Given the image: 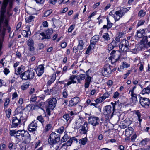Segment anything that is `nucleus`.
<instances>
[{"instance_id": "obj_1", "label": "nucleus", "mask_w": 150, "mask_h": 150, "mask_svg": "<svg viewBox=\"0 0 150 150\" xmlns=\"http://www.w3.org/2000/svg\"><path fill=\"white\" fill-rule=\"evenodd\" d=\"M60 140V135L54 132H52L50 135L48 140L49 144L51 145L56 143Z\"/></svg>"}, {"instance_id": "obj_2", "label": "nucleus", "mask_w": 150, "mask_h": 150, "mask_svg": "<svg viewBox=\"0 0 150 150\" xmlns=\"http://www.w3.org/2000/svg\"><path fill=\"white\" fill-rule=\"evenodd\" d=\"M103 111V114L105 116L106 120L110 119L112 117L114 111H113L110 105L105 106Z\"/></svg>"}, {"instance_id": "obj_3", "label": "nucleus", "mask_w": 150, "mask_h": 150, "mask_svg": "<svg viewBox=\"0 0 150 150\" xmlns=\"http://www.w3.org/2000/svg\"><path fill=\"white\" fill-rule=\"evenodd\" d=\"M35 74L33 71L31 69L28 70L21 74V77L24 80L31 79L34 77Z\"/></svg>"}, {"instance_id": "obj_4", "label": "nucleus", "mask_w": 150, "mask_h": 150, "mask_svg": "<svg viewBox=\"0 0 150 150\" xmlns=\"http://www.w3.org/2000/svg\"><path fill=\"white\" fill-rule=\"evenodd\" d=\"M121 38V37L120 35H118L115 38V40H113L108 45V50L109 51H110L115 47L119 46Z\"/></svg>"}, {"instance_id": "obj_5", "label": "nucleus", "mask_w": 150, "mask_h": 150, "mask_svg": "<svg viewBox=\"0 0 150 150\" xmlns=\"http://www.w3.org/2000/svg\"><path fill=\"white\" fill-rule=\"evenodd\" d=\"M129 11L126 8L120 9L119 10L116 11L115 12L114 19L115 21H118L125 14Z\"/></svg>"}, {"instance_id": "obj_6", "label": "nucleus", "mask_w": 150, "mask_h": 150, "mask_svg": "<svg viewBox=\"0 0 150 150\" xmlns=\"http://www.w3.org/2000/svg\"><path fill=\"white\" fill-rule=\"evenodd\" d=\"M129 42L126 39H123L121 41L119 46L120 49L122 51L125 52L129 49Z\"/></svg>"}, {"instance_id": "obj_7", "label": "nucleus", "mask_w": 150, "mask_h": 150, "mask_svg": "<svg viewBox=\"0 0 150 150\" xmlns=\"http://www.w3.org/2000/svg\"><path fill=\"white\" fill-rule=\"evenodd\" d=\"M112 67L108 64L105 65L102 70L103 75L104 76L109 77L112 72L111 68Z\"/></svg>"}, {"instance_id": "obj_8", "label": "nucleus", "mask_w": 150, "mask_h": 150, "mask_svg": "<svg viewBox=\"0 0 150 150\" xmlns=\"http://www.w3.org/2000/svg\"><path fill=\"white\" fill-rule=\"evenodd\" d=\"M87 125V122H86L83 125L80 126H76L75 128L76 129H79V132L81 134H85L87 133L88 130Z\"/></svg>"}, {"instance_id": "obj_9", "label": "nucleus", "mask_w": 150, "mask_h": 150, "mask_svg": "<svg viewBox=\"0 0 150 150\" xmlns=\"http://www.w3.org/2000/svg\"><path fill=\"white\" fill-rule=\"evenodd\" d=\"M53 33V31L52 29H48L44 32L40 33V35L42 36L41 40H43L44 39H50L51 38L50 35Z\"/></svg>"}, {"instance_id": "obj_10", "label": "nucleus", "mask_w": 150, "mask_h": 150, "mask_svg": "<svg viewBox=\"0 0 150 150\" xmlns=\"http://www.w3.org/2000/svg\"><path fill=\"white\" fill-rule=\"evenodd\" d=\"M139 102L141 105L145 108H148L149 107L150 104V100L147 98L140 97Z\"/></svg>"}, {"instance_id": "obj_11", "label": "nucleus", "mask_w": 150, "mask_h": 150, "mask_svg": "<svg viewBox=\"0 0 150 150\" xmlns=\"http://www.w3.org/2000/svg\"><path fill=\"white\" fill-rule=\"evenodd\" d=\"M88 123L93 126H95L99 124V118L94 116H91L88 118Z\"/></svg>"}, {"instance_id": "obj_12", "label": "nucleus", "mask_w": 150, "mask_h": 150, "mask_svg": "<svg viewBox=\"0 0 150 150\" xmlns=\"http://www.w3.org/2000/svg\"><path fill=\"white\" fill-rule=\"evenodd\" d=\"M23 134V138L22 140H24L25 144L29 143L31 140L30 135L27 131L25 132Z\"/></svg>"}, {"instance_id": "obj_13", "label": "nucleus", "mask_w": 150, "mask_h": 150, "mask_svg": "<svg viewBox=\"0 0 150 150\" xmlns=\"http://www.w3.org/2000/svg\"><path fill=\"white\" fill-rule=\"evenodd\" d=\"M38 127L37 122L35 120L32 121L28 126V128L30 132L35 131Z\"/></svg>"}, {"instance_id": "obj_14", "label": "nucleus", "mask_w": 150, "mask_h": 150, "mask_svg": "<svg viewBox=\"0 0 150 150\" xmlns=\"http://www.w3.org/2000/svg\"><path fill=\"white\" fill-rule=\"evenodd\" d=\"M21 120L20 118H18L16 117H14L12 119V124L11 126L12 127H16L19 125L21 123Z\"/></svg>"}, {"instance_id": "obj_15", "label": "nucleus", "mask_w": 150, "mask_h": 150, "mask_svg": "<svg viewBox=\"0 0 150 150\" xmlns=\"http://www.w3.org/2000/svg\"><path fill=\"white\" fill-rule=\"evenodd\" d=\"M48 101V107L50 109H53L56 105L57 100L55 98H50Z\"/></svg>"}, {"instance_id": "obj_16", "label": "nucleus", "mask_w": 150, "mask_h": 150, "mask_svg": "<svg viewBox=\"0 0 150 150\" xmlns=\"http://www.w3.org/2000/svg\"><path fill=\"white\" fill-rule=\"evenodd\" d=\"M27 44L28 46V49L30 51H33L34 50V42L33 39L30 38L27 42Z\"/></svg>"}, {"instance_id": "obj_17", "label": "nucleus", "mask_w": 150, "mask_h": 150, "mask_svg": "<svg viewBox=\"0 0 150 150\" xmlns=\"http://www.w3.org/2000/svg\"><path fill=\"white\" fill-rule=\"evenodd\" d=\"M76 78V76L75 75H72L70 76L69 79V81L66 84H64V86L66 85L69 86L72 83H76V81L74 80Z\"/></svg>"}, {"instance_id": "obj_18", "label": "nucleus", "mask_w": 150, "mask_h": 150, "mask_svg": "<svg viewBox=\"0 0 150 150\" xmlns=\"http://www.w3.org/2000/svg\"><path fill=\"white\" fill-rule=\"evenodd\" d=\"M25 131L24 130H18L16 132L15 137L16 139L18 140V141L22 140L23 138V133Z\"/></svg>"}, {"instance_id": "obj_19", "label": "nucleus", "mask_w": 150, "mask_h": 150, "mask_svg": "<svg viewBox=\"0 0 150 150\" xmlns=\"http://www.w3.org/2000/svg\"><path fill=\"white\" fill-rule=\"evenodd\" d=\"M44 67L43 65H39L36 69V72L39 76H41L44 72Z\"/></svg>"}, {"instance_id": "obj_20", "label": "nucleus", "mask_w": 150, "mask_h": 150, "mask_svg": "<svg viewBox=\"0 0 150 150\" xmlns=\"http://www.w3.org/2000/svg\"><path fill=\"white\" fill-rule=\"evenodd\" d=\"M79 97H76L72 98L69 101V105L70 106H72L76 105L79 102Z\"/></svg>"}, {"instance_id": "obj_21", "label": "nucleus", "mask_w": 150, "mask_h": 150, "mask_svg": "<svg viewBox=\"0 0 150 150\" xmlns=\"http://www.w3.org/2000/svg\"><path fill=\"white\" fill-rule=\"evenodd\" d=\"M99 39L98 35H96L93 37L91 39L90 43L94 45L98 42Z\"/></svg>"}, {"instance_id": "obj_22", "label": "nucleus", "mask_w": 150, "mask_h": 150, "mask_svg": "<svg viewBox=\"0 0 150 150\" xmlns=\"http://www.w3.org/2000/svg\"><path fill=\"white\" fill-rule=\"evenodd\" d=\"M134 133V129L131 127L127 129L125 131V134L127 137H129Z\"/></svg>"}, {"instance_id": "obj_23", "label": "nucleus", "mask_w": 150, "mask_h": 150, "mask_svg": "<svg viewBox=\"0 0 150 150\" xmlns=\"http://www.w3.org/2000/svg\"><path fill=\"white\" fill-rule=\"evenodd\" d=\"M30 26L29 25H28L27 27V30H23L22 33L23 35L25 37H28V35H30L31 32L30 31Z\"/></svg>"}, {"instance_id": "obj_24", "label": "nucleus", "mask_w": 150, "mask_h": 150, "mask_svg": "<svg viewBox=\"0 0 150 150\" xmlns=\"http://www.w3.org/2000/svg\"><path fill=\"white\" fill-rule=\"evenodd\" d=\"M85 46L84 42L82 40L79 41V44L77 46V48L78 50H83Z\"/></svg>"}, {"instance_id": "obj_25", "label": "nucleus", "mask_w": 150, "mask_h": 150, "mask_svg": "<svg viewBox=\"0 0 150 150\" xmlns=\"http://www.w3.org/2000/svg\"><path fill=\"white\" fill-rule=\"evenodd\" d=\"M131 96L132 103H133V104L135 105L136 103L137 102V95L134 93H131Z\"/></svg>"}, {"instance_id": "obj_26", "label": "nucleus", "mask_w": 150, "mask_h": 150, "mask_svg": "<svg viewBox=\"0 0 150 150\" xmlns=\"http://www.w3.org/2000/svg\"><path fill=\"white\" fill-rule=\"evenodd\" d=\"M62 117L66 121L67 123L69 124L71 122V118L69 114H65Z\"/></svg>"}, {"instance_id": "obj_27", "label": "nucleus", "mask_w": 150, "mask_h": 150, "mask_svg": "<svg viewBox=\"0 0 150 150\" xmlns=\"http://www.w3.org/2000/svg\"><path fill=\"white\" fill-rule=\"evenodd\" d=\"M76 79L78 83H80V81L84 79L85 78L86 75L84 74H81L79 75L76 76Z\"/></svg>"}, {"instance_id": "obj_28", "label": "nucleus", "mask_w": 150, "mask_h": 150, "mask_svg": "<svg viewBox=\"0 0 150 150\" xmlns=\"http://www.w3.org/2000/svg\"><path fill=\"white\" fill-rule=\"evenodd\" d=\"M35 18V16L33 15H30L25 18V21L27 23H30L33 21Z\"/></svg>"}, {"instance_id": "obj_29", "label": "nucleus", "mask_w": 150, "mask_h": 150, "mask_svg": "<svg viewBox=\"0 0 150 150\" xmlns=\"http://www.w3.org/2000/svg\"><path fill=\"white\" fill-rule=\"evenodd\" d=\"M150 93V87L149 86L146 88H144L142 91V94H149Z\"/></svg>"}, {"instance_id": "obj_30", "label": "nucleus", "mask_w": 150, "mask_h": 150, "mask_svg": "<svg viewBox=\"0 0 150 150\" xmlns=\"http://www.w3.org/2000/svg\"><path fill=\"white\" fill-rule=\"evenodd\" d=\"M23 111V107L21 106L18 107L15 110V113L16 114H22Z\"/></svg>"}, {"instance_id": "obj_31", "label": "nucleus", "mask_w": 150, "mask_h": 150, "mask_svg": "<svg viewBox=\"0 0 150 150\" xmlns=\"http://www.w3.org/2000/svg\"><path fill=\"white\" fill-rule=\"evenodd\" d=\"M84 122L82 118H79L77 119L75 122V124L76 126H80L81 125V124L82 123Z\"/></svg>"}, {"instance_id": "obj_32", "label": "nucleus", "mask_w": 150, "mask_h": 150, "mask_svg": "<svg viewBox=\"0 0 150 150\" xmlns=\"http://www.w3.org/2000/svg\"><path fill=\"white\" fill-rule=\"evenodd\" d=\"M73 140L76 141L77 142V139L75 137H73L70 139L66 143V145L67 146H70Z\"/></svg>"}, {"instance_id": "obj_33", "label": "nucleus", "mask_w": 150, "mask_h": 150, "mask_svg": "<svg viewBox=\"0 0 150 150\" xmlns=\"http://www.w3.org/2000/svg\"><path fill=\"white\" fill-rule=\"evenodd\" d=\"M88 139L87 137L82 138L79 140V143L81 145H84L87 141Z\"/></svg>"}, {"instance_id": "obj_34", "label": "nucleus", "mask_w": 150, "mask_h": 150, "mask_svg": "<svg viewBox=\"0 0 150 150\" xmlns=\"http://www.w3.org/2000/svg\"><path fill=\"white\" fill-rule=\"evenodd\" d=\"M141 50V48L140 47H139L138 45L136 46L134 49L131 50L132 52L134 54H137L139 51Z\"/></svg>"}, {"instance_id": "obj_35", "label": "nucleus", "mask_w": 150, "mask_h": 150, "mask_svg": "<svg viewBox=\"0 0 150 150\" xmlns=\"http://www.w3.org/2000/svg\"><path fill=\"white\" fill-rule=\"evenodd\" d=\"M94 45L92 44V43H90V44L89 45V46L88 47V48L87 49L86 52V53L87 54H88L90 52V51L94 48Z\"/></svg>"}, {"instance_id": "obj_36", "label": "nucleus", "mask_w": 150, "mask_h": 150, "mask_svg": "<svg viewBox=\"0 0 150 150\" xmlns=\"http://www.w3.org/2000/svg\"><path fill=\"white\" fill-rule=\"evenodd\" d=\"M111 104L113 106V111H114V110L115 109V106H119L121 104V103L119 102V100H118L117 102H115V103H114L112 102L111 103Z\"/></svg>"}, {"instance_id": "obj_37", "label": "nucleus", "mask_w": 150, "mask_h": 150, "mask_svg": "<svg viewBox=\"0 0 150 150\" xmlns=\"http://www.w3.org/2000/svg\"><path fill=\"white\" fill-rule=\"evenodd\" d=\"M37 119L43 125L45 120L44 118L41 115L38 116L37 117Z\"/></svg>"}, {"instance_id": "obj_38", "label": "nucleus", "mask_w": 150, "mask_h": 150, "mask_svg": "<svg viewBox=\"0 0 150 150\" xmlns=\"http://www.w3.org/2000/svg\"><path fill=\"white\" fill-rule=\"evenodd\" d=\"M55 77L54 76H52L50 79L48 81L47 84L48 85H50L52 84L55 80Z\"/></svg>"}, {"instance_id": "obj_39", "label": "nucleus", "mask_w": 150, "mask_h": 150, "mask_svg": "<svg viewBox=\"0 0 150 150\" xmlns=\"http://www.w3.org/2000/svg\"><path fill=\"white\" fill-rule=\"evenodd\" d=\"M102 37L106 41H108L110 40L109 35L107 33H105L103 35Z\"/></svg>"}, {"instance_id": "obj_40", "label": "nucleus", "mask_w": 150, "mask_h": 150, "mask_svg": "<svg viewBox=\"0 0 150 150\" xmlns=\"http://www.w3.org/2000/svg\"><path fill=\"white\" fill-rule=\"evenodd\" d=\"M69 138L68 135L67 134H65L61 140V142H66Z\"/></svg>"}, {"instance_id": "obj_41", "label": "nucleus", "mask_w": 150, "mask_h": 150, "mask_svg": "<svg viewBox=\"0 0 150 150\" xmlns=\"http://www.w3.org/2000/svg\"><path fill=\"white\" fill-rule=\"evenodd\" d=\"M144 30H142L141 32L139 31H137V36L139 38H141L142 37H143L144 35H143V33H144Z\"/></svg>"}, {"instance_id": "obj_42", "label": "nucleus", "mask_w": 150, "mask_h": 150, "mask_svg": "<svg viewBox=\"0 0 150 150\" xmlns=\"http://www.w3.org/2000/svg\"><path fill=\"white\" fill-rule=\"evenodd\" d=\"M64 127L63 126H62L56 130V132L58 133L62 134L64 131Z\"/></svg>"}, {"instance_id": "obj_43", "label": "nucleus", "mask_w": 150, "mask_h": 150, "mask_svg": "<svg viewBox=\"0 0 150 150\" xmlns=\"http://www.w3.org/2000/svg\"><path fill=\"white\" fill-rule=\"evenodd\" d=\"M11 109L8 108L7 109L6 111L5 112L6 114L7 117L8 118H9L10 117V115L11 113Z\"/></svg>"}, {"instance_id": "obj_44", "label": "nucleus", "mask_w": 150, "mask_h": 150, "mask_svg": "<svg viewBox=\"0 0 150 150\" xmlns=\"http://www.w3.org/2000/svg\"><path fill=\"white\" fill-rule=\"evenodd\" d=\"M129 66L130 65L128 64L126 62H123L122 65L120 66V67L121 69H123L125 68L129 67Z\"/></svg>"}, {"instance_id": "obj_45", "label": "nucleus", "mask_w": 150, "mask_h": 150, "mask_svg": "<svg viewBox=\"0 0 150 150\" xmlns=\"http://www.w3.org/2000/svg\"><path fill=\"white\" fill-rule=\"evenodd\" d=\"M29 86V84L28 83H25L21 86V89L23 90H25L27 89Z\"/></svg>"}, {"instance_id": "obj_46", "label": "nucleus", "mask_w": 150, "mask_h": 150, "mask_svg": "<svg viewBox=\"0 0 150 150\" xmlns=\"http://www.w3.org/2000/svg\"><path fill=\"white\" fill-rule=\"evenodd\" d=\"M52 9H50L47 10L44 13V15L45 17H47L52 12Z\"/></svg>"}, {"instance_id": "obj_47", "label": "nucleus", "mask_w": 150, "mask_h": 150, "mask_svg": "<svg viewBox=\"0 0 150 150\" xmlns=\"http://www.w3.org/2000/svg\"><path fill=\"white\" fill-rule=\"evenodd\" d=\"M124 123H121L120 125V126L121 128L125 129L127 127L130 125V123L128 124H126L124 122Z\"/></svg>"}, {"instance_id": "obj_48", "label": "nucleus", "mask_w": 150, "mask_h": 150, "mask_svg": "<svg viewBox=\"0 0 150 150\" xmlns=\"http://www.w3.org/2000/svg\"><path fill=\"white\" fill-rule=\"evenodd\" d=\"M107 26H108V28H110L112 26L113 24L111 23L108 18H107Z\"/></svg>"}, {"instance_id": "obj_49", "label": "nucleus", "mask_w": 150, "mask_h": 150, "mask_svg": "<svg viewBox=\"0 0 150 150\" xmlns=\"http://www.w3.org/2000/svg\"><path fill=\"white\" fill-rule=\"evenodd\" d=\"M37 98V96L35 94H33L31 96V98H30V100L31 102H34L36 101Z\"/></svg>"}, {"instance_id": "obj_50", "label": "nucleus", "mask_w": 150, "mask_h": 150, "mask_svg": "<svg viewBox=\"0 0 150 150\" xmlns=\"http://www.w3.org/2000/svg\"><path fill=\"white\" fill-rule=\"evenodd\" d=\"M104 100L102 96L101 97L99 98H98L96 99L95 101L96 103H99L102 102Z\"/></svg>"}, {"instance_id": "obj_51", "label": "nucleus", "mask_w": 150, "mask_h": 150, "mask_svg": "<svg viewBox=\"0 0 150 150\" xmlns=\"http://www.w3.org/2000/svg\"><path fill=\"white\" fill-rule=\"evenodd\" d=\"M21 70L22 69L21 67L18 68L17 69H16L15 73L17 75L20 74L22 72Z\"/></svg>"}, {"instance_id": "obj_52", "label": "nucleus", "mask_w": 150, "mask_h": 150, "mask_svg": "<svg viewBox=\"0 0 150 150\" xmlns=\"http://www.w3.org/2000/svg\"><path fill=\"white\" fill-rule=\"evenodd\" d=\"M146 13L144 12V11L142 10H141L139 12L138 16H139L143 17L145 15Z\"/></svg>"}, {"instance_id": "obj_53", "label": "nucleus", "mask_w": 150, "mask_h": 150, "mask_svg": "<svg viewBox=\"0 0 150 150\" xmlns=\"http://www.w3.org/2000/svg\"><path fill=\"white\" fill-rule=\"evenodd\" d=\"M110 94L108 92H106L103 94L102 96L104 100H105L106 98H108L110 96Z\"/></svg>"}, {"instance_id": "obj_54", "label": "nucleus", "mask_w": 150, "mask_h": 150, "mask_svg": "<svg viewBox=\"0 0 150 150\" xmlns=\"http://www.w3.org/2000/svg\"><path fill=\"white\" fill-rule=\"evenodd\" d=\"M52 127V125L48 124L46 125L45 127V129L46 132L48 131Z\"/></svg>"}, {"instance_id": "obj_55", "label": "nucleus", "mask_w": 150, "mask_h": 150, "mask_svg": "<svg viewBox=\"0 0 150 150\" xmlns=\"http://www.w3.org/2000/svg\"><path fill=\"white\" fill-rule=\"evenodd\" d=\"M9 102L10 101L9 98H7L6 99L4 103V108H7V106L9 104Z\"/></svg>"}, {"instance_id": "obj_56", "label": "nucleus", "mask_w": 150, "mask_h": 150, "mask_svg": "<svg viewBox=\"0 0 150 150\" xmlns=\"http://www.w3.org/2000/svg\"><path fill=\"white\" fill-rule=\"evenodd\" d=\"M63 97L65 98H67L68 96V94L67 93V90L66 89H64L63 91Z\"/></svg>"}, {"instance_id": "obj_57", "label": "nucleus", "mask_w": 150, "mask_h": 150, "mask_svg": "<svg viewBox=\"0 0 150 150\" xmlns=\"http://www.w3.org/2000/svg\"><path fill=\"white\" fill-rule=\"evenodd\" d=\"M116 51L115 50H112L110 53L111 57L112 58H114L115 57V54H116Z\"/></svg>"}, {"instance_id": "obj_58", "label": "nucleus", "mask_w": 150, "mask_h": 150, "mask_svg": "<svg viewBox=\"0 0 150 150\" xmlns=\"http://www.w3.org/2000/svg\"><path fill=\"white\" fill-rule=\"evenodd\" d=\"M75 26V25H71L69 28L68 30V32H71L74 29V27Z\"/></svg>"}, {"instance_id": "obj_59", "label": "nucleus", "mask_w": 150, "mask_h": 150, "mask_svg": "<svg viewBox=\"0 0 150 150\" xmlns=\"http://www.w3.org/2000/svg\"><path fill=\"white\" fill-rule=\"evenodd\" d=\"M145 21L144 20H140L138 22L137 25L138 26H140L141 25H143L144 24V23H145Z\"/></svg>"}, {"instance_id": "obj_60", "label": "nucleus", "mask_w": 150, "mask_h": 150, "mask_svg": "<svg viewBox=\"0 0 150 150\" xmlns=\"http://www.w3.org/2000/svg\"><path fill=\"white\" fill-rule=\"evenodd\" d=\"M149 139H145L143 140L141 142V143L143 145H145L146 144L147 142L149 141Z\"/></svg>"}, {"instance_id": "obj_61", "label": "nucleus", "mask_w": 150, "mask_h": 150, "mask_svg": "<svg viewBox=\"0 0 150 150\" xmlns=\"http://www.w3.org/2000/svg\"><path fill=\"white\" fill-rule=\"evenodd\" d=\"M137 137L136 134H134L131 138V140L132 142H134Z\"/></svg>"}, {"instance_id": "obj_62", "label": "nucleus", "mask_w": 150, "mask_h": 150, "mask_svg": "<svg viewBox=\"0 0 150 150\" xmlns=\"http://www.w3.org/2000/svg\"><path fill=\"white\" fill-rule=\"evenodd\" d=\"M16 131L14 130H11L10 132V135L11 136H14L15 137Z\"/></svg>"}, {"instance_id": "obj_63", "label": "nucleus", "mask_w": 150, "mask_h": 150, "mask_svg": "<svg viewBox=\"0 0 150 150\" xmlns=\"http://www.w3.org/2000/svg\"><path fill=\"white\" fill-rule=\"evenodd\" d=\"M148 38V37L146 35L145 36H144H144L143 37V39L142 40L144 42L147 43L148 42V40L147 39Z\"/></svg>"}, {"instance_id": "obj_64", "label": "nucleus", "mask_w": 150, "mask_h": 150, "mask_svg": "<svg viewBox=\"0 0 150 150\" xmlns=\"http://www.w3.org/2000/svg\"><path fill=\"white\" fill-rule=\"evenodd\" d=\"M67 45V43L64 42H62L61 45V47L62 48H64L66 47Z\"/></svg>"}]
</instances>
